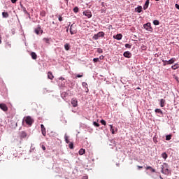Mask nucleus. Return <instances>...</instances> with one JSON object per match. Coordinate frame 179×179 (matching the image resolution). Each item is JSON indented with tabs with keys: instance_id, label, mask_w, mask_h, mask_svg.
Wrapping results in <instances>:
<instances>
[{
	"instance_id": "obj_45",
	"label": "nucleus",
	"mask_w": 179,
	"mask_h": 179,
	"mask_svg": "<svg viewBox=\"0 0 179 179\" xmlns=\"http://www.w3.org/2000/svg\"><path fill=\"white\" fill-rule=\"evenodd\" d=\"M17 1V0H11L12 3H16Z\"/></svg>"
},
{
	"instance_id": "obj_7",
	"label": "nucleus",
	"mask_w": 179,
	"mask_h": 179,
	"mask_svg": "<svg viewBox=\"0 0 179 179\" xmlns=\"http://www.w3.org/2000/svg\"><path fill=\"white\" fill-rule=\"evenodd\" d=\"M0 108L3 111H5V112L8 111V106L5 103H0Z\"/></svg>"
},
{
	"instance_id": "obj_40",
	"label": "nucleus",
	"mask_w": 179,
	"mask_h": 179,
	"mask_svg": "<svg viewBox=\"0 0 179 179\" xmlns=\"http://www.w3.org/2000/svg\"><path fill=\"white\" fill-rule=\"evenodd\" d=\"M58 19H59V22H62V20H63V18H62V17L61 15L59 16Z\"/></svg>"
},
{
	"instance_id": "obj_49",
	"label": "nucleus",
	"mask_w": 179,
	"mask_h": 179,
	"mask_svg": "<svg viewBox=\"0 0 179 179\" xmlns=\"http://www.w3.org/2000/svg\"><path fill=\"white\" fill-rule=\"evenodd\" d=\"M24 13H27V10H26V8L24 9Z\"/></svg>"
},
{
	"instance_id": "obj_14",
	"label": "nucleus",
	"mask_w": 179,
	"mask_h": 179,
	"mask_svg": "<svg viewBox=\"0 0 179 179\" xmlns=\"http://www.w3.org/2000/svg\"><path fill=\"white\" fill-rule=\"evenodd\" d=\"M48 79H50L51 80H52L54 79V76L52 75V73L51 71H49L48 73Z\"/></svg>"
},
{
	"instance_id": "obj_47",
	"label": "nucleus",
	"mask_w": 179,
	"mask_h": 179,
	"mask_svg": "<svg viewBox=\"0 0 179 179\" xmlns=\"http://www.w3.org/2000/svg\"><path fill=\"white\" fill-rule=\"evenodd\" d=\"M103 58H104V56H103V55L99 57V59H103Z\"/></svg>"
},
{
	"instance_id": "obj_18",
	"label": "nucleus",
	"mask_w": 179,
	"mask_h": 179,
	"mask_svg": "<svg viewBox=\"0 0 179 179\" xmlns=\"http://www.w3.org/2000/svg\"><path fill=\"white\" fill-rule=\"evenodd\" d=\"M164 106H166V100L163 99H160V106L164 107Z\"/></svg>"
},
{
	"instance_id": "obj_42",
	"label": "nucleus",
	"mask_w": 179,
	"mask_h": 179,
	"mask_svg": "<svg viewBox=\"0 0 179 179\" xmlns=\"http://www.w3.org/2000/svg\"><path fill=\"white\" fill-rule=\"evenodd\" d=\"M89 177L87 176H85L82 177V179H88Z\"/></svg>"
},
{
	"instance_id": "obj_33",
	"label": "nucleus",
	"mask_w": 179,
	"mask_h": 179,
	"mask_svg": "<svg viewBox=\"0 0 179 179\" xmlns=\"http://www.w3.org/2000/svg\"><path fill=\"white\" fill-rule=\"evenodd\" d=\"M93 125H94V127H100V124H99V123H97L96 122H93Z\"/></svg>"
},
{
	"instance_id": "obj_39",
	"label": "nucleus",
	"mask_w": 179,
	"mask_h": 179,
	"mask_svg": "<svg viewBox=\"0 0 179 179\" xmlns=\"http://www.w3.org/2000/svg\"><path fill=\"white\" fill-rule=\"evenodd\" d=\"M83 86L84 87H87V83H86L85 82L83 83Z\"/></svg>"
},
{
	"instance_id": "obj_16",
	"label": "nucleus",
	"mask_w": 179,
	"mask_h": 179,
	"mask_svg": "<svg viewBox=\"0 0 179 179\" xmlns=\"http://www.w3.org/2000/svg\"><path fill=\"white\" fill-rule=\"evenodd\" d=\"M78 153L80 156H82V155H85V153H86V150L81 148V149H80Z\"/></svg>"
},
{
	"instance_id": "obj_43",
	"label": "nucleus",
	"mask_w": 179,
	"mask_h": 179,
	"mask_svg": "<svg viewBox=\"0 0 179 179\" xmlns=\"http://www.w3.org/2000/svg\"><path fill=\"white\" fill-rule=\"evenodd\" d=\"M175 8H176V9H178V10H179V5L178 4H176L175 5Z\"/></svg>"
},
{
	"instance_id": "obj_41",
	"label": "nucleus",
	"mask_w": 179,
	"mask_h": 179,
	"mask_svg": "<svg viewBox=\"0 0 179 179\" xmlns=\"http://www.w3.org/2000/svg\"><path fill=\"white\" fill-rule=\"evenodd\" d=\"M83 75H80V74H78L76 76V78H83Z\"/></svg>"
},
{
	"instance_id": "obj_15",
	"label": "nucleus",
	"mask_w": 179,
	"mask_h": 179,
	"mask_svg": "<svg viewBox=\"0 0 179 179\" xmlns=\"http://www.w3.org/2000/svg\"><path fill=\"white\" fill-rule=\"evenodd\" d=\"M27 136V133L26 131H22L20 133V138H26Z\"/></svg>"
},
{
	"instance_id": "obj_17",
	"label": "nucleus",
	"mask_w": 179,
	"mask_h": 179,
	"mask_svg": "<svg viewBox=\"0 0 179 179\" xmlns=\"http://www.w3.org/2000/svg\"><path fill=\"white\" fill-rule=\"evenodd\" d=\"M176 62V59L171 58L170 60L167 62V65H171V64H174Z\"/></svg>"
},
{
	"instance_id": "obj_3",
	"label": "nucleus",
	"mask_w": 179,
	"mask_h": 179,
	"mask_svg": "<svg viewBox=\"0 0 179 179\" xmlns=\"http://www.w3.org/2000/svg\"><path fill=\"white\" fill-rule=\"evenodd\" d=\"M70 33L72 35L76 34V33H78V30L76 29V27L73 26V24H72L70 27Z\"/></svg>"
},
{
	"instance_id": "obj_21",
	"label": "nucleus",
	"mask_w": 179,
	"mask_h": 179,
	"mask_svg": "<svg viewBox=\"0 0 179 179\" xmlns=\"http://www.w3.org/2000/svg\"><path fill=\"white\" fill-rule=\"evenodd\" d=\"M64 48L66 51H69V49L71 48V46L69 45V43H66L64 45Z\"/></svg>"
},
{
	"instance_id": "obj_1",
	"label": "nucleus",
	"mask_w": 179,
	"mask_h": 179,
	"mask_svg": "<svg viewBox=\"0 0 179 179\" xmlns=\"http://www.w3.org/2000/svg\"><path fill=\"white\" fill-rule=\"evenodd\" d=\"M162 173L163 174H166V176H169V174H170V170H169V165H167V164H164L162 165Z\"/></svg>"
},
{
	"instance_id": "obj_5",
	"label": "nucleus",
	"mask_w": 179,
	"mask_h": 179,
	"mask_svg": "<svg viewBox=\"0 0 179 179\" xmlns=\"http://www.w3.org/2000/svg\"><path fill=\"white\" fill-rule=\"evenodd\" d=\"M143 27H144V29H145V30H148V31H152V30L150 22H148L147 24H145L143 25Z\"/></svg>"
},
{
	"instance_id": "obj_36",
	"label": "nucleus",
	"mask_w": 179,
	"mask_h": 179,
	"mask_svg": "<svg viewBox=\"0 0 179 179\" xmlns=\"http://www.w3.org/2000/svg\"><path fill=\"white\" fill-rule=\"evenodd\" d=\"M35 33H36V34H40V29H35Z\"/></svg>"
},
{
	"instance_id": "obj_6",
	"label": "nucleus",
	"mask_w": 179,
	"mask_h": 179,
	"mask_svg": "<svg viewBox=\"0 0 179 179\" xmlns=\"http://www.w3.org/2000/svg\"><path fill=\"white\" fill-rule=\"evenodd\" d=\"M73 107H78V99L76 98H73L71 101Z\"/></svg>"
},
{
	"instance_id": "obj_38",
	"label": "nucleus",
	"mask_w": 179,
	"mask_h": 179,
	"mask_svg": "<svg viewBox=\"0 0 179 179\" xmlns=\"http://www.w3.org/2000/svg\"><path fill=\"white\" fill-rule=\"evenodd\" d=\"M162 62H164V66H166V65H167V60H162Z\"/></svg>"
},
{
	"instance_id": "obj_2",
	"label": "nucleus",
	"mask_w": 179,
	"mask_h": 179,
	"mask_svg": "<svg viewBox=\"0 0 179 179\" xmlns=\"http://www.w3.org/2000/svg\"><path fill=\"white\" fill-rule=\"evenodd\" d=\"M24 121L26 122V124L29 125V127H31L33 122H34V120H33V118H31L30 116L24 117Z\"/></svg>"
},
{
	"instance_id": "obj_20",
	"label": "nucleus",
	"mask_w": 179,
	"mask_h": 179,
	"mask_svg": "<svg viewBox=\"0 0 179 179\" xmlns=\"http://www.w3.org/2000/svg\"><path fill=\"white\" fill-rule=\"evenodd\" d=\"M155 113H158V114H161L162 115H163V111L162 110V109L159 108H157L155 110Z\"/></svg>"
},
{
	"instance_id": "obj_34",
	"label": "nucleus",
	"mask_w": 179,
	"mask_h": 179,
	"mask_svg": "<svg viewBox=\"0 0 179 179\" xmlns=\"http://www.w3.org/2000/svg\"><path fill=\"white\" fill-rule=\"evenodd\" d=\"M125 47H126V48H131L132 47V45H129V43H126Z\"/></svg>"
},
{
	"instance_id": "obj_32",
	"label": "nucleus",
	"mask_w": 179,
	"mask_h": 179,
	"mask_svg": "<svg viewBox=\"0 0 179 179\" xmlns=\"http://www.w3.org/2000/svg\"><path fill=\"white\" fill-rule=\"evenodd\" d=\"M97 52H99V54H103V49H101V48H98V49H97Z\"/></svg>"
},
{
	"instance_id": "obj_23",
	"label": "nucleus",
	"mask_w": 179,
	"mask_h": 179,
	"mask_svg": "<svg viewBox=\"0 0 179 179\" xmlns=\"http://www.w3.org/2000/svg\"><path fill=\"white\" fill-rule=\"evenodd\" d=\"M171 68H172V69H173V71H176V69H178V68H179V64H176L175 65L172 66Z\"/></svg>"
},
{
	"instance_id": "obj_26",
	"label": "nucleus",
	"mask_w": 179,
	"mask_h": 179,
	"mask_svg": "<svg viewBox=\"0 0 179 179\" xmlns=\"http://www.w3.org/2000/svg\"><path fill=\"white\" fill-rule=\"evenodd\" d=\"M162 157H163V159H167V157H168L167 153H166V152L162 153Z\"/></svg>"
},
{
	"instance_id": "obj_52",
	"label": "nucleus",
	"mask_w": 179,
	"mask_h": 179,
	"mask_svg": "<svg viewBox=\"0 0 179 179\" xmlns=\"http://www.w3.org/2000/svg\"><path fill=\"white\" fill-rule=\"evenodd\" d=\"M60 79L62 80V79H64V78H62V77H61Z\"/></svg>"
},
{
	"instance_id": "obj_46",
	"label": "nucleus",
	"mask_w": 179,
	"mask_h": 179,
	"mask_svg": "<svg viewBox=\"0 0 179 179\" xmlns=\"http://www.w3.org/2000/svg\"><path fill=\"white\" fill-rule=\"evenodd\" d=\"M138 170H141V169H143V166H137Z\"/></svg>"
},
{
	"instance_id": "obj_44",
	"label": "nucleus",
	"mask_w": 179,
	"mask_h": 179,
	"mask_svg": "<svg viewBox=\"0 0 179 179\" xmlns=\"http://www.w3.org/2000/svg\"><path fill=\"white\" fill-rule=\"evenodd\" d=\"M0 44H2V36L0 34Z\"/></svg>"
},
{
	"instance_id": "obj_51",
	"label": "nucleus",
	"mask_w": 179,
	"mask_h": 179,
	"mask_svg": "<svg viewBox=\"0 0 179 179\" xmlns=\"http://www.w3.org/2000/svg\"><path fill=\"white\" fill-rule=\"evenodd\" d=\"M44 40H45V41H48V39H47V38H44Z\"/></svg>"
},
{
	"instance_id": "obj_25",
	"label": "nucleus",
	"mask_w": 179,
	"mask_h": 179,
	"mask_svg": "<svg viewBox=\"0 0 179 179\" xmlns=\"http://www.w3.org/2000/svg\"><path fill=\"white\" fill-rule=\"evenodd\" d=\"M153 23H154L155 26H159V24H160L159 20H154Z\"/></svg>"
},
{
	"instance_id": "obj_54",
	"label": "nucleus",
	"mask_w": 179,
	"mask_h": 179,
	"mask_svg": "<svg viewBox=\"0 0 179 179\" xmlns=\"http://www.w3.org/2000/svg\"><path fill=\"white\" fill-rule=\"evenodd\" d=\"M52 24H55V22H52Z\"/></svg>"
},
{
	"instance_id": "obj_28",
	"label": "nucleus",
	"mask_w": 179,
	"mask_h": 179,
	"mask_svg": "<svg viewBox=\"0 0 179 179\" xmlns=\"http://www.w3.org/2000/svg\"><path fill=\"white\" fill-rule=\"evenodd\" d=\"M73 12H74L75 13H78L79 12V8L75 7V8H73Z\"/></svg>"
},
{
	"instance_id": "obj_24",
	"label": "nucleus",
	"mask_w": 179,
	"mask_h": 179,
	"mask_svg": "<svg viewBox=\"0 0 179 179\" xmlns=\"http://www.w3.org/2000/svg\"><path fill=\"white\" fill-rule=\"evenodd\" d=\"M2 16H3V17H9V14L6 12H3Z\"/></svg>"
},
{
	"instance_id": "obj_50",
	"label": "nucleus",
	"mask_w": 179,
	"mask_h": 179,
	"mask_svg": "<svg viewBox=\"0 0 179 179\" xmlns=\"http://www.w3.org/2000/svg\"><path fill=\"white\" fill-rule=\"evenodd\" d=\"M137 90H141V88L138 87H137Z\"/></svg>"
},
{
	"instance_id": "obj_4",
	"label": "nucleus",
	"mask_w": 179,
	"mask_h": 179,
	"mask_svg": "<svg viewBox=\"0 0 179 179\" xmlns=\"http://www.w3.org/2000/svg\"><path fill=\"white\" fill-rule=\"evenodd\" d=\"M99 37H104V32L100 31L97 34L94 35V40H99Z\"/></svg>"
},
{
	"instance_id": "obj_27",
	"label": "nucleus",
	"mask_w": 179,
	"mask_h": 179,
	"mask_svg": "<svg viewBox=\"0 0 179 179\" xmlns=\"http://www.w3.org/2000/svg\"><path fill=\"white\" fill-rule=\"evenodd\" d=\"M64 139H65V141L66 143H69V139L66 134H65V136H64Z\"/></svg>"
},
{
	"instance_id": "obj_13",
	"label": "nucleus",
	"mask_w": 179,
	"mask_h": 179,
	"mask_svg": "<svg viewBox=\"0 0 179 179\" xmlns=\"http://www.w3.org/2000/svg\"><path fill=\"white\" fill-rule=\"evenodd\" d=\"M145 170H150L151 173H156V170L153 169L152 166H147Z\"/></svg>"
},
{
	"instance_id": "obj_48",
	"label": "nucleus",
	"mask_w": 179,
	"mask_h": 179,
	"mask_svg": "<svg viewBox=\"0 0 179 179\" xmlns=\"http://www.w3.org/2000/svg\"><path fill=\"white\" fill-rule=\"evenodd\" d=\"M42 149H43V150H45V145H42Z\"/></svg>"
},
{
	"instance_id": "obj_10",
	"label": "nucleus",
	"mask_w": 179,
	"mask_h": 179,
	"mask_svg": "<svg viewBox=\"0 0 179 179\" xmlns=\"http://www.w3.org/2000/svg\"><path fill=\"white\" fill-rule=\"evenodd\" d=\"M123 55L125 58H131L132 57V54L129 51L124 52Z\"/></svg>"
},
{
	"instance_id": "obj_30",
	"label": "nucleus",
	"mask_w": 179,
	"mask_h": 179,
	"mask_svg": "<svg viewBox=\"0 0 179 179\" xmlns=\"http://www.w3.org/2000/svg\"><path fill=\"white\" fill-rule=\"evenodd\" d=\"M101 124H102V125H107V122L104 120H101Z\"/></svg>"
},
{
	"instance_id": "obj_29",
	"label": "nucleus",
	"mask_w": 179,
	"mask_h": 179,
	"mask_svg": "<svg viewBox=\"0 0 179 179\" xmlns=\"http://www.w3.org/2000/svg\"><path fill=\"white\" fill-rule=\"evenodd\" d=\"M109 127H110V131L112 132L113 134H114L115 132L114 129L113 128V124H110Z\"/></svg>"
},
{
	"instance_id": "obj_35",
	"label": "nucleus",
	"mask_w": 179,
	"mask_h": 179,
	"mask_svg": "<svg viewBox=\"0 0 179 179\" xmlns=\"http://www.w3.org/2000/svg\"><path fill=\"white\" fill-rule=\"evenodd\" d=\"M69 146L71 149H73V143H70Z\"/></svg>"
},
{
	"instance_id": "obj_57",
	"label": "nucleus",
	"mask_w": 179,
	"mask_h": 179,
	"mask_svg": "<svg viewBox=\"0 0 179 179\" xmlns=\"http://www.w3.org/2000/svg\"><path fill=\"white\" fill-rule=\"evenodd\" d=\"M155 1H160V0H155Z\"/></svg>"
},
{
	"instance_id": "obj_22",
	"label": "nucleus",
	"mask_w": 179,
	"mask_h": 179,
	"mask_svg": "<svg viewBox=\"0 0 179 179\" xmlns=\"http://www.w3.org/2000/svg\"><path fill=\"white\" fill-rule=\"evenodd\" d=\"M136 12H138V13H141V12H142V6H139L136 8Z\"/></svg>"
},
{
	"instance_id": "obj_11",
	"label": "nucleus",
	"mask_w": 179,
	"mask_h": 179,
	"mask_svg": "<svg viewBox=\"0 0 179 179\" xmlns=\"http://www.w3.org/2000/svg\"><path fill=\"white\" fill-rule=\"evenodd\" d=\"M113 38H115V40H122V34H117L115 36H113Z\"/></svg>"
},
{
	"instance_id": "obj_31",
	"label": "nucleus",
	"mask_w": 179,
	"mask_h": 179,
	"mask_svg": "<svg viewBox=\"0 0 179 179\" xmlns=\"http://www.w3.org/2000/svg\"><path fill=\"white\" fill-rule=\"evenodd\" d=\"M170 139H171V135L166 136V141H170Z\"/></svg>"
},
{
	"instance_id": "obj_12",
	"label": "nucleus",
	"mask_w": 179,
	"mask_h": 179,
	"mask_svg": "<svg viewBox=\"0 0 179 179\" xmlns=\"http://www.w3.org/2000/svg\"><path fill=\"white\" fill-rule=\"evenodd\" d=\"M149 3H150V0H146L145 3L143 6L144 10H146V9L149 8Z\"/></svg>"
},
{
	"instance_id": "obj_8",
	"label": "nucleus",
	"mask_w": 179,
	"mask_h": 179,
	"mask_svg": "<svg viewBox=\"0 0 179 179\" xmlns=\"http://www.w3.org/2000/svg\"><path fill=\"white\" fill-rule=\"evenodd\" d=\"M41 129L42 135L43 136H45V135H47V131H45V127H44V124H41Z\"/></svg>"
},
{
	"instance_id": "obj_19",
	"label": "nucleus",
	"mask_w": 179,
	"mask_h": 179,
	"mask_svg": "<svg viewBox=\"0 0 179 179\" xmlns=\"http://www.w3.org/2000/svg\"><path fill=\"white\" fill-rule=\"evenodd\" d=\"M31 57L32 59H37V55L34 52H32L31 53Z\"/></svg>"
},
{
	"instance_id": "obj_37",
	"label": "nucleus",
	"mask_w": 179,
	"mask_h": 179,
	"mask_svg": "<svg viewBox=\"0 0 179 179\" xmlns=\"http://www.w3.org/2000/svg\"><path fill=\"white\" fill-rule=\"evenodd\" d=\"M93 61H94V62H99V61H100V59H99V58H94Z\"/></svg>"
},
{
	"instance_id": "obj_55",
	"label": "nucleus",
	"mask_w": 179,
	"mask_h": 179,
	"mask_svg": "<svg viewBox=\"0 0 179 179\" xmlns=\"http://www.w3.org/2000/svg\"><path fill=\"white\" fill-rule=\"evenodd\" d=\"M24 120H23L22 123H24Z\"/></svg>"
},
{
	"instance_id": "obj_56",
	"label": "nucleus",
	"mask_w": 179,
	"mask_h": 179,
	"mask_svg": "<svg viewBox=\"0 0 179 179\" xmlns=\"http://www.w3.org/2000/svg\"><path fill=\"white\" fill-rule=\"evenodd\" d=\"M161 179H163V178L160 177Z\"/></svg>"
},
{
	"instance_id": "obj_53",
	"label": "nucleus",
	"mask_w": 179,
	"mask_h": 179,
	"mask_svg": "<svg viewBox=\"0 0 179 179\" xmlns=\"http://www.w3.org/2000/svg\"><path fill=\"white\" fill-rule=\"evenodd\" d=\"M64 1H66V2H68V0H64Z\"/></svg>"
},
{
	"instance_id": "obj_9",
	"label": "nucleus",
	"mask_w": 179,
	"mask_h": 179,
	"mask_svg": "<svg viewBox=\"0 0 179 179\" xmlns=\"http://www.w3.org/2000/svg\"><path fill=\"white\" fill-rule=\"evenodd\" d=\"M83 13L85 16H87L88 19H90V17H92V12L90 11H84Z\"/></svg>"
}]
</instances>
